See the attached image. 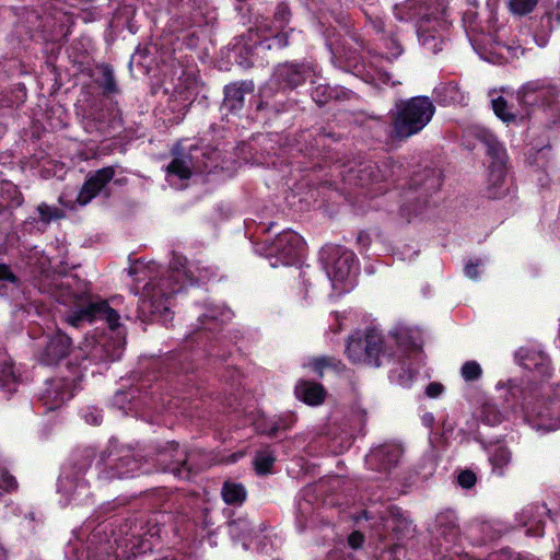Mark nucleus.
Wrapping results in <instances>:
<instances>
[{"instance_id": "1", "label": "nucleus", "mask_w": 560, "mask_h": 560, "mask_svg": "<svg viewBox=\"0 0 560 560\" xmlns=\"http://www.w3.org/2000/svg\"><path fill=\"white\" fill-rule=\"evenodd\" d=\"M345 354L352 364L380 368L393 357L384 336L375 328L355 331L346 343Z\"/></svg>"}, {"instance_id": "2", "label": "nucleus", "mask_w": 560, "mask_h": 560, "mask_svg": "<svg viewBox=\"0 0 560 560\" xmlns=\"http://www.w3.org/2000/svg\"><path fill=\"white\" fill-rule=\"evenodd\" d=\"M209 278V269L188 264L182 256H174L167 276L152 280L145 285V293L151 299L170 298L180 291L185 282L196 283Z\"/></svg>"}, {"instance_id": "3", "label": "nucleus", "mask_w": 560, "mask_h": 560, "mask_svg": "<svg viewBox=\"0 0 560 560\" xmlns=\"http://www.w3.org/2000/svg\"><path fill=\"white\" fill-rule=\"evenodd\" d=\"M435 107L427 96L411 97L396 105L393 127L398 138H409L421 131L432 119Z\"/></svg>"}, {"instance_id": "4", "label": "nucleus", "mask_w": 560, "mask_h": 560, "mask_svg": "<svg viewBox=\"0 0 560 560\" xmlns=\"http://www.w3.org/2000/svg\"><path fill=\"white\" fill-rule=\"evenodd\" d=\"M320 257L334 287L347 281L358 269L355 254L341 246L325 247Z\"/></svg>"}, {"instance_id": "5", "label": "nucleus", "mask_w": 560, "mask_h": 560, "mask_svg": "<svg viewBox=\"0 0 560 560\" xmlns=\"http://www.w3.org/2000/svg\"><path fill=\"white\" fill-rule=\"evenodd\" d=\"M119 314L112 308L106 301L89 302L66 316V322L79 327L83 322L93 323L97 319L105 320L110 330L119 327Z\"/></svg>"}, {"instance_id": "6", "label": "nucleus", "mask_w": 560, "mask_h": 560, "mask_svg": "<svg viewBox=\"0 0 560 560\" xmlns=\"http://www.w3.org/2000/svg\"><path fill=\"white\" fill-rule=\"evenodd\" d=\"M101 460L113 470L112 477H129L140 467V462L135 457L130 447L120 445L114 440L101 455Z\"/></svg>"}, {"instance_id": "7", "label": "nucleus", "mask_w": 560, "mask_h": 560, "mask_svg": "<svg viewBox=\"0 0 560 560\" xmlns=\"http://www.w3.org/2000/svg\"><path fill=\"white\" fill-rule=\"evenodd\" d=\"M560 90L546 80H533L523 84L517 91V100L523 105H549L559 95Z\"/></svg>"}, {"instance_id": "8", "label": "nucleus", "mask_w": 560, "mask_h": 560, "mask_svg": "<svg viewBox=\"0 0 560 560\" xmlns=\"http://www.w3.org/2000/svg\"><path fill=\"white\" fill-rule=\"evenodd\" d=\"M115 174L116 172L114 166H106L94 172L82 185L77 197V202L80 206L88 205L106 187V185L114 178Z\"/></svg>"}, {"instance_id": "9", "label": "nucleus", "mask_w": 560, "mask_h": 560, "mask_svg": "<svg viewBox=\"0 0 560 560\" xmlns=\"http://www.w3.org/2000/svg\"><path fill=\"white\" fill-rule=\"evenodd\" d=\"M402 453V447L399 444H383L370 452L366 463L372 469L386 472L398 464Z\"/></svg>"}, {"instance_id": "10", "label": "nucleus", "mask_w": 560, "mask_h": 560, "mask_svg": "<svg viewBox=\"0 0 560 560\" xmlns=\"http://www.w3.org/2000/svg\"><path fill=\"white\" fill-rule=\"evenodd\" d=\"M73 395V388L70 381L65 378H54L49 381L44 389L40 399L49 410L59 408L65 401Z\"/></svg>"}, {"instance_id": "11", "label": "nucleus", "mask_w": 560, "mask_h": 560, "mask_svg": "<svg viewBox=\"0 0 560 560\" xmlns=\"http://www.w3.org/2000/svg\"><path fill=\"white\" fill-rule=\"evenodd\" d=\"M71 343V339L67 335L60 331L56 332L48 339L39 360L47 365L57 364L69 354Z\"/></svg>"}, {"instance_id": "12", "label": "nucleus", "mask_w": 560, "mask_h": 560, "mask_svg": "<svg viewBox=\"0 0 560 560\" xmlns=\"http://www.w3.org/2000/svg\"><path fill=\"white\" fill-rule=\"evenodd\" d=\"M162 464H166L165 470L173 472L180 479L190 478V467L187 465V456L184 452H179L178 445L170 443L168 447L160 453Z\"/></svg>"}, {"instance_id": "13", "label": "nucleus", "mask_w": 560, "mask_h": 560, "mask_svg": "<svg viewBox=\"0 0 560 560\" xmlns=\"http://www.w3.org/2000/svg\"><path fill=\"white\" fill-rule=\"evenodd\" d=\"M304 243L302 237L292 231L280 233L275 241V248L281 255L282 262L289 265L298 257L303 249Z\"/></svg>"}, {"instance_id": "14", "label": "nucleus", "mask_w": 560, "mask_h": 560, "mask_svg": "<svg viewBox=\"0 0 560 560\" xmlns=\"http://www.w3.org/2000/svg\"><path fill=\"white\" fill-rule=\"evenodd\" d=\"M487 149V154L493 160V165L501 167L505 161V150L497 138L487 129L474 127L468 131Z\"/></svg>"}, {"instance_id": "15", "label": "nucleus", "mask_w": 560, "mask_h": 560, "mask_svg": "<svg viewBox=\"0 0 560 560\" xmlns=\"http://www.w3.org/2000/svg\"><path fill=\"white\" fill-rule=\"evenodd\" d=\"M273 79L280 86L293 89L305 81L304 67L289 62L279 65L273 72Z\"/></svg>"}, {"instance_id": "16", "label": "nucleus", "mask_w": 560, "mask_h": 560, "mask_svg": "<svg viewBox=\"0 0 560 560\" xmlns=\"http://www.w3.org/2000/svg\"><path fill=\"white\" fill-rule=\"evenodd\" d=\"M380 179V172L375 163L371 161L361 162L355 167H350L346 180L355 186H368Z\"/></svg>"}, {"instance_id": "17", "label": "nucleus", "mask_w": 560, "mask_h": 560, "mask_svg": "<svg viewBox=\"0 0 560 560\" xmlns=\"http://www.w3.org/2000/svg\"><path fill=\"white\" fill-rule=\"evenodd\" d=\"M254 92L252 81L234 82L224 89V106L230 110H238L244 105L245 94Z\"/></svg>"}, {"instance_id": "18", "label": "nucleus", "mask_w": 560, "mask_h": 560, "mask_svg": "<svg viewBox=\"0 0 560 560\" xmlns=\"http://www.w3.org/2000/svg\"><path fill=\"white\" fill-rule=\"evenodd\" d=\"M295 396L307 405L318 406L325 401L326 390L318 383L300 380L295 385Z\"/></svg>"}, {"instance_id": "19", "label": "nucleus", "mask_w": 560, "mask_h": 560, "mask_svg": "<svg viewBox=\"0 0 560 560\" xmlns=\"http://www.w3.org/2000/svg\"><path fill=\"white\" fill-rule=\"evenodd\" d=\"M125 342L122 339L104 340L93 349V359L100 362H113L119 360L124 353Z\"/></svg>"}, {"instance_id": "20", "label": "nucleus", "mask_w": 560, "mask_h": 560, "mask_svg": "<svg viewBox=\"0 0 560 560\" xmlns=\"http://www.w3.org/2000/svg\"><path fill=\"white\" fill-rule=\"evenodd\" d=\"M221 495L229 505H242L246 500L247 491L242 483L228 480L222 486Z\"/></svg>"}, {"instance_id": "21", "label": "nucleus", "mask_w": 560, "mask_h": 560, "mask_svg": "<svg viewBox=\"0 0 560 560\" xmlns=\"http://www.w3.org/2000/svg\"><path fill=\"white\" fill-rule=\"evenodd\" d=\"M192 160L188 154L175 156L167 165V173L180 179H188L192 174Z\"/></svg>"}, {"instance_id": "22", "label": "nucleus", "mask_w": 560, "mask_h": 560, "mask_svg": "<svg viewBox=\"0 0 560 560\" xmlns=\"http://www.w3.org/2000/svg\"><path fill=\"white\" fill-rule=\"evenodd\" d=\"M308 365L315 372H317V374L320 377L323 376L324 370H326V369L334 370L337 373H341L346 370L345 364L340 360L332 358V357L314 358L310 361Z\"/></svg>"}, {"instance_id": "23", "label": "nucleus", "mask_w": 560, "mask_h": 560, "mask_svg": "<svg viewBox=\"0 0 560 560\" xmlns=\"http://www.w3.org/2000/svg\"><path fill=\"white\" fill-rule=\"evenodd\" d=\"M512 453L504 446H498L490 456V463L493 470L499 475H504V468L511 463Z\"/></svg>"}, {"instance_id": "24", "label": "nucleus", "mask_w": 560, "mask_h": 560, "mask_svg": "<svg viewBox=\"0 0 560 560\" xmlns=\"http://www.w3.org/2000/svg\"><path fill=\"white\" fill-rule=\"evenodd\" d=\"M98 69L101 71V79L97 83L103 89L104 93L113 94L118 92L113 69L107 65H102Z\"/></svg>"}, {"instance_id": "25", "label": "nucleus", "mask_w": 560, "mask_h": 560, "mask_svg": "<svg viewBox=\"0 0 560 560\" xmlns=\"http://www.w3.org/2000/svg\"><path fill=\"white\" fill-rule=\"evenodd\" d=\"M539 0H509L508 8L513 15L525 16L538 5Z\"/></svg>"}, {"instance_id": "26", "label": "nucleus", "mask_w": 560, "mask_h": 560, "mask_svg": "<svg viewBox=\"0 0 560 560\" xmlns=\"http://www.w3.org/2000/svg\"><path fill=\"white\" fill-rule=\"evenodd\" d=\"M276 458L273 454L268 451L264 450L260 452H257L255 459H254V466L259 475H265L270 471Z\"/></svg>"}, {"instance_id": "27", "label": "nucleus", "mask_w": 560, "mask_h": 560, "mask_svg": "<svg viewBox=\"0 0 560 560\" xmlns=\"http://www.w3.org/2000/svg\"><path fill=\"white\" fill-rule=\"evenodd\" d=\"M438 523H439L440 527H443V526L447 527L448 532L442 530L441 533L444 536L450 535V540H453L457 537L458 529H457L456 518L453 513L440 514L438 516Z\"/></svg>"}, {"instance_id": "28", "label": "nucleus", "mask_w": 560, "mask_h": 560, "mask_svg": "<svg viewBox=\"0 0 560 560\" xmlns=\"http://www.w3.org/2000/svg\"><path fill=\"white\" fill-rule=\"evenodd\" d=\"M15 382L16 378L13 365L11 363H4L0 369V388L12 392L14 390Z\"/></svg>"}, {"instance_id": "29", "label": "nucleus", "mask_w": 560, "mask_h": 560, "mask_svg": "<svg viewBox=\"0 0 560 560\" xmlns=\"http://www.w3.org/2000/svg\"><path fill=\"white\" fill-rule=\"evenodd\" d=\"M460 375L466 382H474L481 377L482 369L477 361H467L460 368Z\"/></svg>"}, {"instance_id": "30", "label": "nucleus", "mask_w": 560, "mask_h": 560, "mask_svg": "<svg viewBox=\"0 0 560 560\" xmlns=\"http://www.w3.org/2000/svg\"><path fill=\"white\" fill-rule=\"evenodd\" d=\"M492 108L495 115L503 121H512L515 119V115L508 109L506 101L501 96L492 100Z\"/></svg>"}, {"instance_id": "31", "label": "nucleus", "mask_w": 560, "mask_h": 560, "mask_svg": "<svg viewBox=\"0 0 560 560\" xmlns=\"http://www.w3.org/2000/svg\"><path fill=\"white\" fill-rule=\"evenodd\" d=\"M37 211L39 213V218L43 222L49 223L52 220L60 219L63 213L60 209L56 207H50L46 203H42L37 207Z\"/></svg>"}, {"instance_id": "32", "label": "nucleus", "mask_w": 560, "mask_h": 560, "mask_svg": "<svg viewBox=\"0 0 560 560\" xmlns=\"http://www.w3.org/2000/svg\"><path fill=\"white\" fill-rule=\"evenodd\" d=\"M483 420L491 425H495L502 422L503 416L495 407L488 405L483 408Z\"/></svg>"}, {"instance_id": "33", "label": "nucleus", "mask_w": 560, "mask_h": 560, "mask_svg": "<svg viewBox=\"0 0 560 560\" xmlns=\"http://www.w3.org/2000/svg\"><path fill=\"white\" fill-rule=\"evenodd\" d=\"M390 335L401 347H409L411 345L409 330L406 328L397 327L390 331Z\"/></svg>"}, {"instance_id": "34", "label": "nucleus", "mask_w": 560, "mask_h": 560, "mask_svg": "<svg viewBox=\"0 0 560 560\" xmlns=\"http://www.w3.org/2000/svg\"><path fill=\"white\" fill-rule=\"evenodd\" d=\"M18 483L13 476L9 475L5 470L0 468V494L3 491H11L16 489Z\"/></svg>"}, {"instance_id": "35", "label": "nucleus", "mask_w": 560, "mask_h": 560, "mask_svg": "<svg viewBox=\"0 0 560 560\" xmlns=\"http://www.w3.org/2000/svg\"><path fill=\"white\" fill-rule=\"evenodd\" d=\"M420 40L422 45L433 54H436L438 51L442 50V40L435 36L422 35Z\"/></svg>"}, {"instance_id": "36", "label": "nucleus", "mask_w": 560, "mask_h": 560, "mask_svg": "<svg viewBox=\"0 0 560 560\" xmlns=\"http://www.w3.org/2000/svg\"><path fill=\"white\" fill-rule=\"evenodd\" d=\"M225 317L226 318L229 317V312H224V311L219 312L217 310H211L207 314L202 315L201 323L203 325H207L210 322H217V320L223 322Z\"/></svg>"}, {"instance_id": "37", "label": "nucleus", "mask_w": 560, "mask_h": 560, "mask_svg": "<svg viewBox=\"0 0 560 560\" xmlns=\"http://www.w3.org/2000/svg\"><path fill=\"white\" fill-rule=\"evenodd\" d=\"M457 480L463 488L470 489L476 483V475L471 470H464L458 475Z\"/></svg>"}, {"instance_id": "38", "label": "nucleus", "mask_w": 560, "mask_h": 560, "mask_svg": "<svg viewBox=\"0 0 560 560\" xmlns=\"http://www.w3.org/2000/svg\"><path fill=\"white\" fill-rule=\"evenodd\" d=\"M84 419L88 423L97 425L102 422L103 416L100 410L92 408L85 412Z\"/></svg>"}, {"instance_id": "39", "label": "nucleus", "mask_w": 560, "mask_h": 560, "mask_svg": "<svg viewBox=\"0 0 560 560\" xmlns=\"http://www.w3.org/2000/svg\"><path fill=\"white\" fill-rule=\"evenodd\" d=\"M444 387L440 383H430L425 388V394L431 398H436L443 392Z\"/></svg>"}, {"instance_id": "40", "label": "nucleus", "mask_w": 560, "mask_h": 560, "mask_svg": "<svg viewBox=\"0 0 560 560\" xmlns=\"http://www.w3.org/2000/svg\"><path fill=\"white\" fill-rule=\"evenodd\" d=\"M0 280L15 282L16 278L11 268L4 264H0Z\"/></svg>"}, {"instance_id": "41", "label": "nucleus", "mask_w": 560, "mask_h": 560, "mask_svg": "<svg viewBox=\"0 0 560 560\" xmlns=\"http://www.w3.org/2000/svg\"><path fill=\"white\" fill-rule=\"evenodd\" d=\"M363 541L364 536L360 532H353L348 538V542L353 549L360 548Z\"/></svg>"}, {"instance_id": "42", "label": "nucleus", "mask_w": 560, "mask_h": 560, "mask_svg": "<svg viewBox=\"0 0 560 560\" xmlns=\"http://www.w3.org/2000/svg\"><path fill=\"white\" fill-rule=\"evenodd\" d=\"M479 262H469L465 266L464 268V272L465 275L469 278V279H472V280H476L478 279V267H479Z\"/></svg>"}, {"instance_id": "43", "label": "nucleus", "mask_w": 560, "mask_h": 560, "mask_svg": "<svg viewBox=\"0 0 560 560\" xmlns=\"http://www.w3.org/2000/svg\"><path fill=\"white\" fill-rule=\"evenodd\" d=\"M282 428L285 429L287 425L282 424L280 420H275L270 423L269 428L264 430L262 432L268 435H275Z\"/></svg>"}, {"instance_id": "44", "label": "nucleus", "mask_w": 560, "mask_h": 560, "mask_svg": "<svg viewBox=\"0 0 560 560\" xmlns=\"http://www.w3.org/2000/svg\"><path fill=\"white\" fill-rule=\"evenodd\" d=\"M288 45H289V42H288L287 34L283 33V34H279L273 37L272 46H277L278 48H283V47H287ZM269 47H271V45H269Z\"/></svg>"}, {"instance_id": "45", "label": "nucleus", "mask_w": 560, "mask_h": 560, "mask_svg": "<svg viewBox=\"0 0 560 560\" xmlns=\"http://www.w3.org/2000/svg\"><path fill=\"white\" fill-rule=\"evenodd\" d=\"M290 15L289 9L285 5H279L276 16L281 21H287Z\"/></svg>"}, {"instance_id": "46", "label": "nucleus", "mask_w": 560, "mask_h": 560, "mask_svg": "<svg viewBox=\"0 0 560 560\" xmlns=\"http://www.w3.org/2000/svg\"><path fill=\"white\" fill-rule=\"evenodd\" d=\"M325 91H326V88H325V86H322V85L317 86V88L314 90V92H313V98H314L317 103H319V104H324L326 101L320 100V98H319V95H320L322 93H324Z\"/></svg>"}, {"instance_id": "47", "label": "nucleus", "mask_w": 560, "mask_h": 560, "mask_svg": "<svg viewBox=\"0 0 560 560\" xmlns=\"http://www.w3.org/2000/svg\"><path fill=\"white\" fill-rule=\"evenodd\" d=\"M432 182H434V185H425V189L427 188H435L439 186V174L435 173V172H432Z\"/></svg>"}, {"instance_id": "48", "label": "nucleus", "mask_w": 560, "mask_h": 560, "mask_svg": "<svg viewBox=\"0 0 560 560\" xmlns=\"http://www.w3.org/2000/svg\"><path fill=\"white\" fill-rule=\"evenodd\" d=\"M445 92H448L451 94L453 93H458V90H457V86L454 85V84H447L445 88H444Z\"/></svg>"}, {"instance_id": "49", "label": "nucleus", "mask_w": 560, "mask_h": 560, "mask_svg": "<svg viewBox=\"0 0 560 560\" xmlns=\"http://www.w3.org/2000/svg\"><path fill=\"white\" fill-rule=\"evenodd\" d=\"M0 560H7V553L3 547L0 545Z\"/></svg>"}, {"instance_id": "50", "label": "nucleus", "mask_w": 560, "mask_h": 560, "mask_svg": "<svg viewBox=\"0 0 560 560\" xmlns=\"http://www.w3.org/2000/svg\"><path fill=\"white\" fill-rule=\"evenodd\" d=\"M552 560H560V545L558 551L552 556Z\"/></svg>"}, {"instance_id": "51", "label": "nucleus", "mask_w": 560, "mask_h": 560, "mask_svg": "<svg viewBox=\"0 0 560 560\" xmlns=\"http://www.w3.org/2000/svg\"><path fill=\"white\" fill-rule=\"evenodd\" d=\"M79 1H80V2H82V3H91V2H93L94 0H79Z\"/></svg>"}, {"instance_id": "52", "label": "nucleus", "mask_w": 560, "mask_h": 560, "mask_svg": "<svg viewBox=\"0 0 560 560\" xmlns=\"http://www.w3.org/2000/svg\"><path fill=\"white\" fill-rule=\"evenodd\" d=\"M541 361H545L546 365H548V361L545 358H541Z\"/></svg>"}]
</instances>
